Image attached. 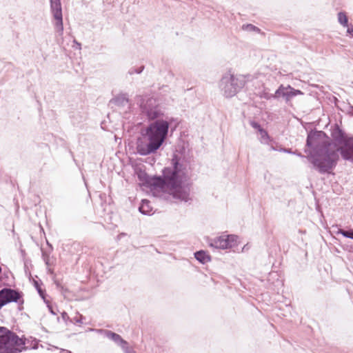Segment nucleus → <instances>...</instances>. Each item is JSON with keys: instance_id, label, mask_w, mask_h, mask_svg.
Here are the masks:
<instances>
[{"instance_id": "obj_24", "label": "nucleus", "mask_w": 353, "mask_h": 353, "mask_svg": "<svg viewBox=\"0 0 353 353\" xmlns=\"http://www.w3.org/2000/svg\"><path fill=\"white\" fill-rule=\"evenodd\" d=\"M347 28V33L353 37V26H346Z\"/></svg>"}, {"instance_id": "obj_14", "label": "nucleus", "mask_w": 353, "mask_h": 353, "mask_svg": "<svg viewBox=\"0 0 353 353\" xmlns=\"http://www.w3.org/2000/svg\"><path fill=\"white\" fill-rule=\"evenodd\" d=\"M50 7H51L52 13L54 19L62 17V10H61V2L51 3Z\"/></svg>"}, {"instance_id": "obj_23", "label": "nucleus", "mask_w": 353, "mask_h": 353, "mask_svg": "<svg viewBox=\"0 0 353 353\" xmlns=\"http://www.w3.org/2000/svg\"><path fill=\"white\" fill-rule=\"evenodd\" d=\"M83 319V317L82 316H77V317L74 318V321L76 323H83V321H82Z\"/></svg>"}, {"instance_id": "obj_6", "label": "nucleus", "mask_w": 353, "mask_h": 353, "mask_svg": "<svg viewBox=\"0 0 353 353\" xmlns=\"http://www.w3.org/2000/svg\"><path fill=\"white\" fill-rule=\"evenodd\" d=\"M332 137L342 145L338 148H335L337 154H339V152H340L344 159L353 161V138L348 137L347 135L339 128L333 131Z\"/></svg>"}, {"instance_id": "obj_31", "label": "nucleus", "mask_w": 353, "mask_h": 353, "mask_svg": "<svg viewBox=\"0 0 353 353\" xmlns=\"http://www.w3.org/2000/svg\"><path fill=\"white\" fill-rule=\"evenodd\" d=\"M271 150H275V148H274L273 146H271Z\"/></svg>"}, {"instance_id": "obj_11", "label": "nucleus", "mask_w": 353, "mask_h": 353, "mask_svg": "<svg viewBox=\"0 0 353 353\" xmlns=\"http://www.w3.org/2000/svg\"><path fill=\"white\" fill-rule=\"evenodd\" d=\"M56 20L55 24H54V29L56 32L57 35V39L58 43H61L63 41V18H56L54 19Z\"/></svg>"}, {"instance_id": "obj_30", "label": "nucleus", "mask_w": 353, "mask_h": 353, "mask_svg": "<svg viewBox=\"0 0 353 353\" xmlns=\"http://www.w3.org/2000/svg\"><path fill=\"white\" fill-rule=\"evenodd\" d=\"M38 292L40 294H41V290L40 289H38Z\"/></svg>"}, {"instance_id": "obj_4", "label": "nucleus", "mask_w": 353, "mask_h": 353, "mask_svg": "<svg viewBox=\"0 0 353 353\" xmlns=\"http://www.w3.org/2000/svg\"><path fill=\"white\" fill-rule=\"evenodd\" d=\"M24 346L22 339L7 328L0 327V353H19Z\"/></svg>"}, {"instance_id": "obj_22", "label": "nucleus", "mask_w": 353, "mask_h": 353, "mask_svg": "<svg viewBox=\"0 0 353 353\" xmlns=\"http://www.w3.org/2000/svg\"><path fill=\"white\" fill-rule=\"evenodd\" d=\"M250 124L253 128L257 130L258 132H259V129H263L261 125L254 121H251Z\"/></svg>"}, {"instance_id": "obj_29", "label": "nucleus", "mask_w": 353, "mask_h": 353, "mask_svg": "<svg viewBox=\"0 0 353 353\" xmlns=\"http://www.w3.org/2000/svg\"><path fill=\"white\" fill-rule=\"evenodd\" d=\"M49 310H50V312H51L52 314H56V313L53 311V310L52 309V307H49Z\"/></svg>"}, {"instance_id": "obj_9", "label": "nucleus", "mask_w": 353, "mask_h": 353, "mask_svg": "<svg viewBox=\"0 0 353 353\" xmlns=\"http://www.w3.org/2000/svg\"><path fill=\"white\" fill-rule=\"evenodd\" d=\"M21 298V294L17 291L4 288L0 291V309L10 302H17Z\"/></svg>"}, {"instance_id": "obj_18", "label": "nucleus", "mask_w": 353, "mask_h": 353, "mask_svg": "<svg viewBox=\"0 0 353 353\" xmlns=\"http://www.w3.org/2000/svg\"><path fill=\"white\" fill-rule=\"evenodd\" d=\"M90 331H92V332H95L98 334H100L101 335H103L104 337H106V338H109L111 333H112V331L110 330H103V329H93V328H90L89 329Z\"/></svg>"}, {"instance_id": "obj_8", "label": "nucleus", "mask_w": 353, "mask_h": 353, "mask_svg": "<svg viewBox=\"0 0 353 353\" xmlns=\"http://www.w3.org/2000/svg\"><path fill=\"white\" fill-rule=\"evenodd\" d=\"M303 92L299 90H296L290 85H280L274 94H272L270 98L275 99H283L285 103H288L290 101L297 95H303Z\"/></svg>"}, {"instance_id": "obj_12", "label": "nucleus", "mask_w": 353, "mask_h": 353, "mask_svg": "<svg viewBox=\"0 0 353 353\" xmlns=\"http://www.w3.org/2000/svg\"><path fill=\"white\" fill-rule=\"evenodd\" d=\"M108 339L114 341L117 345L120 346L123 350H126V347L128 346V343L123 339L119 334L115 332H112Z\"/></svg>"}, {"instance_id": "obj_27", "label": "nucleus", "mask_w": 353, "mask_h": 353, "mask_svg": "<svg viewBox=\"0 0 353 353\" xmlns=\"http://www.w3.org/2000/svg\"><path fill=\"white\" fill-rule=\"evenodd\" d=\"M281 152H287V153H292L290 149L281 148L279 150Z\"/></svg>"}, {"instance_id": "obj_16", "label": "nucleus", "mask_w": 353, "mask_h": 353, "mask_svg": "<svg viewBox=\"0 0 353 353\" xmlns=\"http://www.w3.org/2000/svg\"><path fill=\"white\" fill-rule=\"evenodd\" d=\"M259 139L260 142L263 144H269L271 139L268 133V132L263 129H259Z\"/></svg>"}, {"instance_id": "obj_21", "label": "nucleus", "mask_w": 353, "mask_h": 353, "mask_svg": "<svg viewBox=\"0 0 353 353\" xmlns=\"http://www.w3.org/2000/svg\"><path fill=\"white\" fill-rule=\"evenodd\" d=\"M143 69H144L143 65H141L139 68L132 67L131 68L129 69L128 73L130 75H132L134 74H141L143 72Z\"/></svg>"}, {"instance_id": "obj_17", "label": "nucleus", "mask_w": 353, "mask_h": 353, "mask_svg": "<svg viewBox=\"0 0 353 353\" xmlns=\"http://www.w3.org/2000/svg\"><path fill=\"white\" fill-rule=\"evenodd\" d=\"M338 22L343 27L348 26V18L344 12H339L337 14Z\"/></svg>"}, {"instance_id": "obj_1", "label": "nucleus", "mask_w": 353, "mask_h": 353, "mask_svg": "<svg viewBox=\"0 0 353 353\" xmlns=\"http://www.w3.org/2000/svg\"><path fill=\"white\" fill-rule=\"evenodd\" d=\"M142 113L149 120H154L144 129L137 141V151L142 156L156 152L165 141L169 130L171 119L164 118V112L156 99L143 97L140 103Z\"/></svg>"}, {"instance_id": "obj_28", "label": "nucleus", "mask_w": 353, "mask_h": 353, "mask_svg": "<svg viewBox=\"0 0 353 353\" xmlns=\"http://www.w3.org/2000/svg\"><path fill=\"white\" fill-rule=\"evenodd\" d=\"M59 3L60 2V0H50V3Z\"/></svg>"}, {"instance_id": "obj_15", "label": "nucleus", "mask_w": 353, "mask_h": 353, "mask_svg": "<svg viewBox=\"0 0 353 353\" xmlns=\"http://www.w3.org/2000/svg\"><path fill=\"white\" fill-rule=\"evenodd\" d=\"M194 256L196 260L202 263H205L210 261V257L209 255L206 254L205 252L203 250L198 251L195 252Z\"/></svg>"}, {"instance_id": "obj_25", "label": "nucleus", "mask_w": 353, "mask_h": 353, "mask_svg": "<svg viewBox=\"0 0 353 353\" xmlns=\"http://www.w3.org/2000/svg\"><path fill=\"white\" fill-rule=\"evenodd\" d=\"M124 353H135L131 348H130L129 345L126 347V350H123Z\"/></svg>"}, {"instance_id": "obj_10", "label": "nucleus", "mask_w": 353, "mask_h": 353, "mask_svg": "<svg viewBox=\"0 0 353 353\" xmlns=\"http://www.w3.org/2000/svg\"><path fill=\"white\" fill-rule=\"evenodd\" d=\"M110 102L120 108H130V101L127 94H119Z\"/></svg>"}, {"instance_id": "obj_5", "label": "nucleus", "mask_w": 353, "mask_h": 353, "mask_svg": "<svg viewBox=\"0 0 353 353\" xmlns=\"http://www.w3.org/2000/svg\"><path fill=\"white\" fill-rule=\"evenodd\" d=\"M245 82L246 77L245 76L227 73L223 76L219 87L223 94L227 98H230L236 95L243 88Z\"/></svg>"}, {"instance_id": "obj_3", "label": "nucleus", "mask_w": 353, "mask_h": 353, "mask_svg": "<svg viewBox=\"0 0 353 353\" xmlns=\"http://www.w3.org/2000/svg\"><path fill=\"white\" fill-rule=\"evenodd\" d=\"M321 132L308 134L306 146L312 151L307 159L320 173H329L335 167L339 155L334 146L321 141Z\"/></svg>"}, {"instance_id": "obj_26", "label": "nucleus", "mask_w": 353, "mask_h": 353, "mask_svg": "<svg viewBox=\"0 0 353 353\" xmlns=\"http://www.w3.org/2000/svg\"><path fill=\"white\" fill-rule=\"evenodd\" d=\"M74 43L76 45V48L81 50V44L79 42H77L76 40H74Z\"/></svg>"}, {"instance_id": "obj_19", "label": "nucleus", "mask_w": 353, "mask_h": 353, "mask_svg": "<svg viewBox=\"0 0 353 353\" xmlns=\"http://www.w3.org/2000/svg\"><path fill=\"white\" fill-rule=\"evenodd\" d=\"M242 29L243 30L248 31V32H259L260 30L259 28L256 27L255 26L252 24H243L242 26Z\"/></svg>"}, {"instance_id": "obj_13", "label": "nucleus", "mask_w": 353, "mask_h": 353, "mask_svg": "<svg viewBox=\"0 0 353 353\" xmlns=\"http://www.w3.org/2000/svg\"><path fill=\"white\" fill-rule=\"evenodd\" d=\"M139 210V212L143 214H150L152 211V207L150 205V202L149 201L143 199Z\"/></svg>"}, {"instance_id": "obj_2", "label": "nucleus", "mask_w": 353, "mask_h": 353, "mask_svg": "<svg viewBox=\"0 0 353 353\" xmlns=\"http://www.w3.org/2000/svg\"><path fill=\"white\" fill-rule=\"evenodd\" d=\"M189 170L185 160L174 155L170 165L163 170L162 176H147L145 183L168 192L176 199L187 202L190 200V193L182 185L189 179Z\"/></svg>"}, {"instance_id": "obj_7", "label": "nucleus", "mask_w": 353, "mask_h": 353, "mask_svg": "<svg viewBox=\"0 0 353 353\" xmlns=\"http://www.w3.org/2000/svg\"><path fill=\"white\" fill-rule=\"evenodd\" d=\"M238 236L233 234H222L214 238H208L207 243L210 248L214 249L225 250L235 246L237 243Z\"/></svg>"}, {"instance_id": "obj_20", "label": "nucleus", "mask_w": 353, "mask_h": 353, "mask_svg": "<svg viewBox=\"0 0 353 353\" xmlns=\"http://www.w3.org/2000/svg\"><path fill=\"white\" fill-rule=\"evenodd\" d=\"M336 234H341L346 238L353 239V230L346 231L342 229H339L338 231L336 232Z\"/></svg>"}]
</instances>
